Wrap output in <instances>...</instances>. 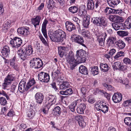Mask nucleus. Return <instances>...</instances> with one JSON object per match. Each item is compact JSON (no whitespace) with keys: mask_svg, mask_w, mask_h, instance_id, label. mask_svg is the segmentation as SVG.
Returning <instances> with one entry per match:
<instances>
[{"mask_svg":"<svg viewBox=\"0 0 131 131\" xmlns=\"http://www.w3.org/2000/svg\"><path fill=\"white\" fill-rule=\"evenodd\" d=\"M116 37H110L107 40V45L109 47H112L113 45H115V42H116Z\"/></svg>","mask_w":131,"mask_h":131,"instance_id":"6ab92c4d","label":"nucleus"},{"mask_svg":"<svg viewBox=\"0 0 131 131\" xmlns=\"http://www.w3.org/2000/svg\"><path fill=\"white\" fill-rule=\"evenodd\" d=\"M116 16V15H110L109 16L108 19L111 21L115 23Z\"/></svg>","mask_w":131,"mask_h":131,"instance_id":"774afa93","label":"nucleus"},{"mask_svg":"<svg viewBox=\"0 0 131 131\" xmlns=\"http://www.w3.org/2000/svg\"><path fill=\"white\" fill-rule=\"evenodd\" d=\"M79 31L83 33V35L85 37L88 38H89L90 36V34L89 32L88 31H86L84 29L82 30L81 31V30L80 28V29H79Z\"/></svg>","mask_w":131,"mask_h":131,"instance_id":"49530a36","label":"nucleus"},{"mask_svg":"<svg viewBox=\"0 0 131 131\" xmlns=\"http://www.w3.org/2000/svg\"><path fill=\"white\" fill-rule=\"evenodd\" d=\"M124 53L122 51H120L118 52L116 55L114 56V59H117L119 57L122 56H124Z\"/></svg>","mask_w":131,"mask_h":131,"instance_id":"864d4df0","label":"nucleus"},{"mask_svg":"<svg viewBox=\"0 0 131 131\" xmlns=\"http://www.w3.org/2000/svg\"><path fill=\"white\" fill-rule=\"evenodd\" d=\"M67 62L70 66L71 69H73L76 65L77 61L74 57V55L72 51L69 53L67 58Z\"/></svg>","mask_w":131,"mask_h":131,"instance_id":"f03ea898","label":"nucleus"},{"mask_svg":"<svg viewBox=\"0 0 131 131\" xmlns=\"http://www.w3.org/2000/svg\"><path fill=\"white\" fill-rule=\"evenodd\" d=\"M55 2L53 0H49L47 3V7L50 10L54 7Z\"/></svg>","mask_w":131,"mask_h":131,"instance_id":"72a5a7b5","label":"nucleus"},{"mask_svg":"<svg viewBox=\"0 0 131 131\" xmlns=\"http://www.w3.org/2000/svg\"><path fill=\"white\" fill-rule=\"evenodd\" d=\"M124 20V18L117 16L116 15L115 23L116 24H119L123 22Z\"/></svg>","mask_w":131,"mask_h":131,"instance_id":"a18cd8bd","label":"nucleus"},{"mask_svg":"<svg viewBox=\"0 0 131 131\" xmlns=\"http://www.w3.org/2000/svg\"><path fill=\"white\" fill-rule=\"evenodd\" d=\"M55 96L53 95H50L49 97V103L50 106H51L53 104H54L55 103L56 99L55 98Z\"/></svg>","mask_w":131,"mask_h":131,"instance_id":"ea45409f","label":"nucleus"},{"mask_svg":"<svg viewBox=\"0 0 131 131\" xmlns=\"http://www.w3.org/2000/svg\"><path fill=\"white\" fill-rule=\"evenodd\" d=\"M85 8V6L84 5H82L80 7L79 11L78 13L79 16H83L85 15V13L86 12Z\"/></svg>","mask_w":131,"mask_h":131,"instance_id":"cd10ccee","label":"nucleus"},{"mask_svg":"<svg viewBox=\"0 0 131 131\" xmlns=\"http://www.w3.org/2000/svg\"><path fill=\"white\" fill-rule=\"evenodd\" d=\"M77 58L76 59L77 62L78 64L84 62L86 60L85 56H79V57H77Z\"/></svg>","mask_w":131,"mask_h":131,"instance_id":"e433bc0d","label":"nucleus"},{"mask_svg":"<svg viewBox=\"0 0 131 131\" xmlns=\"http://www.w3.org/2000/svg\"><path fill=\"white\" fill-rule=\"evenodd\" d=\"M100 68L101 71L103 72L108 71L110 69V67L106 63H101L100 64Z\"/></svg>","mask_w":131,"mask_h":131,"instance_id":"bb28decb","label":"nucleus"},{"mask_svg":"<svg viewBox=\"0 0 131 131\" xmlns=\"http://www.w3.org/2000/svg\"><path fill=\"white\" fill-rule=\"evenodd\" d=\"M44 98L43 94L41 93L37 92L35 95L36 102L37 103L41 104L43 101Z\"/></svg>","mask_w":131,"mask_h":131,"instance_id":"ddd939ff","label":"nucleus"},{"mask_svg":"<svg viewBox=\"0 0 131 131\" xmlns=\"http://www.w3.org/2000/svg\"><path fill=\"white\" fill-rule=\"evenodd\" d=\"M38 64L37 65V69L40 68L42 67L43 65V64L41 59H40L38 58Z\"/></svg>","mask_w":131,"mask_h":131,"instance_id":"052dcab7","label":"nucleus"},{"mask_svg":"<svg viewBox=\"0 0 131 131\" xmlns=\"http://www.w3.org/2000/svg\"><path fill=\"white\" fill-rule=\"evenodd\" d=\"M79 70L80 72L82 74H88L87 68L81 65L80 67Z\"/></svg>","mask_w":131,"mask_h":131,"instance_id":"2f4dec72","label":"nucleus"},{"mask_svg":"<svg viewBox=\"0 0 131 131\" xmlns=\"http://www.w3.org/2000/svg\"><path fill=\"white\" fill-rule=\"evenodd\" d=\"M75 119L78 121L80 126L82 127H84L86 125V123L84 121V117L82 115H79L75 117Z\"/></svg>","mask_w":131,"mask_h":131,"instance_id":"9b49d317","label":"nucleus"},{"mask_svg":"<svg viewBox=\"0 0 131 131\" xmlns=\"http://www.w3.org/2000/svg\"><path fill=\"white\" fill-rule=\"evenodd\" d=\"M53 71L52 73V77L53 78L55 79L57 78V77L59 76L62 75V74L58 69H57L56 70L55 69Z\"/></svg>","mask_w":131,"mask_h":131,"instance_id":"c85d7f7f","label":"nucleus"},{"mask_svg":"<svg viewBox=\"0 0 131 131\" xmlns=\"http://www.w3.org/2000/svg\"><path fill=\"white\" fill-rule=\"evenodd\" d=\"M124 53L122 51H120L118 52L116 55L114 56V59H117L119 57L122 56H124Z\"/></svg>","mask_w":131,"mask_h":131,"instance_id":"5fc2aeb1","label":"nucleus"},{"mask_svg":"<svg viewBox=\"0 0 131 131\" xmlns=\"http://www.w3.org/2000/svg\"><path fill=\"white\" fill-rule=\"evenodd\" d=\"M18 53L19 56L23 60H25L28 57L27 54L25 52L23 48L19 50L18 51Z\"/></svg>","mask_w":131,"mask_h":131,"instance_id":"b1692460","label":"nucleus"},{"mask_svg":"<svg viewBox=\"0 0 131 131\" xmlns=\"http://www.w3.org/2000/svg\"><path fill=\"white\" fill-rule=\"evenodd\" d=\"M124 63L126 64L131 65V60L128 58H125L123 59Z\"/></svg>","mask_w":131,"mask_h":131,"instance_id":"680f3d73","label":"nucleus"},{"mask_svg":"<svg viewBox=\"0 0 131 131\" xmlns=\"http://www.w3.org/2000/svg\"><path fill=\"white\" fill-rule=\"evenodd\" d=\"M112 26L113 28L115 30H117L119 29H123L122 23L118 25L115 23H113L112 24Z\"/></svg>","mask_w":131,"mask_h":131,"instance_id":"4c0bfd02","label":"nucleus"},{"mask_svg":"<svg viewBox=\"0 0 131 131\" xmlns=\"http://www.w3.org/2000/svg\"><path fill=\"white\" fill-rule=\"evenodd\" d=\"M125 124L131 128V118L127 117L125 118L124 120Z\"/></svg>","mask_w":131,"mask_h":131,"instance_id":"3c124183","label":"nucleus"},{"mask_svg":"<svg viewBox=\"0 0 131 131\" xmlns=\"http://www.w3.org/2000/svg\"><path fill=\"white\" fill-rule=\"evenodd\" d=\"M123 29H124L126 27L127 28L130 29L131 28V16L128 17L126 19L125 23H123Z\"/></svg>","mask_w":131,"mask_h":131,"instance_id":"5701e85b","label":"nucleus"},{"mask_svg":"<svg viewBox=\"0 0 131 131\" xmlns=\"http://www.w3.org/2000/svg\"><path fill=\"white\" fill-rule=\"evenodd\" d=\"M68 49L67 47L60 46L58 48V53L60 57L62 58L64 55H66Z\"/></svg>","mask_w":131,"mask_h":131,"instance_id":"9d476101","label":"nucleus"},{"mask_svg":"<svg viewBox=\"0 0 131 131\" xmlns=\"http://www.w3.org/2000/svg\"><path fill=\"white\" fill-rule=\"evenodd\" d=\"M48 23V21L46 19H45L42 24L41 29V31L42 33H43L46 39L47 38L46 27Z\"/></svg>","mask_w":131,"mask_h":131,"instance_id":"aec40b11","label":"nucleus"},{"mask_svg":"<svg viewBox=\"0 0 131 131\" xmlns=\"http://www.w3.org/2000/svg\"><path fill=\"white\" fill-rule=\"evenodd\" d=\"M94 4L93 0H88L87 7L88 9L92 10L94 7Z\"/></svg>","mask_w":131,"mask_h":131,"instance_id":"473e14b6","label":"nucleus"},{"mask_svg":"<svg viewBox=\"0 0 131 131\" xmlns=\"http://www.w3.org/2000/svg\"><path fill=\"white\" fill-rule=\"evenodd\" d=\"M81 92L83 94L82 96L83 97V100H85L84 98L85 97V95L86 92H87V90L84 87H82L81 89Z\"/></svg>","mask_w":131,"mask_h":131,"instance_id":"bf43d9fd","label":"nucleus"},{"mask_svg":"<svg viewBox=\"0 0 131 131\" xmlns=\"http://www.w3.org/2000/svg\"><path fill=\"white\" fill-rule=\"evenodd\" d=\"M106 36V35L105 33L102 34L99 36H97V40L101 46H102L104 45V40Z\"/></svg>","mask_w":131,"mask_h":131,"instance_id":"a211bd4d","label":"nucleus"},{"mask_svg":"<svg viewBox=\"0 0 131 131\" xmlns=\"http://www.w3.org/2000/svg\"><path fill=\"white\" fill-rule=\"evenodd\" d=\"M41 18L40 16H37L35 18L31 19L32 24L36 28L37 26H39Z\"/></svg>","mask_w":131,"mask_h":131,"instance_id":"dca6fc26","label":"nucleus"},{"mask_svg":"<svg viewBox=\"0 0 131 131\" xmlns=\"http://www.w3.org/2000/svg\"><path fill=\"white\" fill-rule=\"evenodd\" d=\"M39 38L42 43L46 46H48V44L45 39L43 37L42 35L39 34Z\"/></svg>","mask_w":131,"mask_h":131,"instance_id":"13d9d810","label":"nucleus"},{"mask_svg":"<svg viewBox=\"0 0 131 131\" xmlns=\"http://www.w3.org/2000/svg\"><path fill=\"white\" fill-rule=\"evenodd\" d=\"M29 30V28L28 27H23L18 28L17 32L19 34L26 36L30 34Z\"/></svg>","mask_w":131,"mask_h":131,"instance_id":"6e6552de","label":"nucleus"},{"mask_svg":"<svg viewBox=\"0 0 131 131\" xmlns=\"http://www.w3.org/2000/svg\"><path fill=\"white\" fill-rule=\"evenodd\" d=\"M60 110L61 108L59 106L56 107L53 110L54 114L55 115H59L61 113Z\"/></svg>","mask_w":131,"mask_h":131,"instance_id":"8fccbe9b","label":"nucleus"},{"mask_svg":"<svg viewBox=\"0 0 131 131\" xmlns=\"http://www.w3.org/2000/svg\"><path fill=\"white\" fill-rule=\"evenodd\" d=\"M2 55L5 57H7L10 53V50L9 47L5 46L2 50L1 52Z\"/></svg>","mask_w":131,"mask_h":131,"instance_id":"393cba45","label":"nucleus"},{"mask_svg":"<svg viewBox=\"0 0 131 131\" xmlns=\"http://www.w3.org/2000/svg\"><path fill=\"white\" fill-rule=\"evenodd\" d=\"M91 73L94 75L98 74V68L97 66H93L91 68Z\"/></svg>","mask_w":131,"mask_h":131,"instance_id":"58836bf2","label":"nucleus"},{"mask_svg":"<svg viewBox=\"0 0 131 131\" xmlns=\"http://www.w3.org/2000/svg\"><path fill=\"white\" fill-rule=\"evenodd\" d=\"M123 12L122 10L121 9L120 10L114 9V14H118L119 15H122Z\"/></svg>","mask_w":131,"mask_h":131,"instance_id":"0e129e2a","label":"nucleus"},{"mask_svg":"<svg viewBox=\"0 0 131 131\" xmlns=\"http://www.w3.org/2000/svg\"><path fill=\"white\" fill-rule=\"evenodd\" d=\"M26 82L24 80H21L20 82L18 89L19 92L21 93H22L28 89L27 87V85H26Z\"/></svg>","mask_w":131,"mask_h":131,"instance_id":"1a4fd4ad","label":"nucleus"},{"mask_svg":"<svg viewBox=\"0 0 131 131\" xmlns=\"http://www.w3.org/2000/svg\"><path fill=\"white\" fill-rule=\"evenodd\" d=\"M117 34L119 36L124 37L127 36L128 35L129 33L127 31L120 30L117 31Z\"/></svg>","mask_w":131,"mask_h":131,"instance_id":"a19ab883","label":"nucleus"},{"mask_svg":"<svg viewBox=\"0 0 131 131\" xmlns=\"http://www.w3.org/2000/svg\"><path fill=\"white\" fill-rule=\"evenodd\" d=\"M78 10V7L76 6H73L70 7L69 9V12L73 14L77 13Z\"/></svg>","mask_w":131,"mask_h":131,"instance_id":"37998d69","label":"nucleus"},{"mask_svg":"<svg viewBox=\"0 0 131 131\" xmlns=\"http://www.w3.org/2000/svg\"><path fill=\"white\" fill-rule=\"evenodd\" d=\"M109 6L113 8L115 7L120 2L119 0H106Z\"/></svg>","mask_w":131,"mask_h":131,"instance_id":"4be33fe9","label":"nucleus"},{"mask_svg":"<svg viewBox=\"0 0 131 131\" xmlns=\"http://www.w3.org/2000/svg\"><path fill=\"white\" fill-rule=\"evenodd\" d=\"M122 96L120 93H115L113 95L112 99L114 103H119L121 102L122 99Z\"/></svg>","mask_w":131,"mask_h":131,"instance_id":"4468645a","label":"nucleus"},{"mask_svg":"<svg viewBox=\"0 0 131 131\" xmlns=\"http://www.w3.org/2000/svg\"><path fill=\"white\" fill-rule=\"evenodd\" d=\"M49 36L52 41H54L62 42L66 37L65 32L60 29H58L53 33L49 34Z\"/></svg>","mask_w":131,"mask_h":131,"instance_id":"f257e3e1","label":"nucleus"},{"mask_svg":"<svg viewBox=\"0 0 131 131\" xmlns=\"http://www.w3.org/2000/svg\"><path fill=\"white\" fill-rule=\"evenodd\" d=\"M15 113L13 109H11L8 112L7 114L8 116L12 117L15 115Z\"/></svg>","mask_w":131,"mask_h":131,"instance_id":"338daca9","label":"nucleus"},{"mask_svg":"<svg viewBox=\"0 0 131 131\" xmlns=\"http://www.w3.org/2000/svg\"><path fill=\"white\" fill-rule=\"evenodd\" d=\"M22 43L21 39L19 38L15 37L14 39L10 41V43L12 46L17 48L19 47Z\"/></svg>","mask_w":131,"mask_h":131,"instance_id":"423d86ee","label":"nucleus"},{"mask_svg":"<svg viewBox=\"0 0 131 131\" xmlns=\"http://www.w3.org/2000/svg\"><path fill=\"white\" fill-rule=\"evenodd\" d=\"M65 25L66 29L69 31H71L76 28L74 25L71 22L68 21L66 22Z\"/></svg>","mask_w":131,"mask_h":131,"instance_id":"2eb2a0df","label":"nucleus"},{"mask_svg":"<svg viewBox=\"0 0 131 131\" xmlns=\"http://www.w3.org/2000/svg\"><path fill=\"white\" fill-rule=\"evenodd\" d=\"M38 58H34L31 60L30 62L31 67L33 68L36 69L37 68L38 60Z\"/></svg>","mask_w":131,"mask_h":131,"instance_id":"a878e982","label":"nucleus"},{"mask_svg":"<svg viewBox=\"0 0 131 131\" xmlns=\"http://www.w3.org/2000/svg\"><path fill=\"white\" fill-rule=\"evenodd\" d=\"M123 105L125 107L131 106V100H128L124 102Z\"/></svg>","mask_w":131,"mask_h":131,"instance_id":"e2e57ef3","label":"nucleus"},{"mask_svg":"<svg viewBox=\"0 0 131 131\" xmlns=\"http://www.w3.org/2000/svg\"><path fill=\"white\" fill-rule=\"evenodd\" d=\"M85 51L83 49H80L77 51L76 57L85 56Z\"/></svg>","mask_w":131,"mask_h":131,"instance_id":"09e8293b","label":"nucleus"},{"mask_svg":"<svg viewBox=\"0 0 131 131\" xmlns=\"http://www.w3.org/2000/svg\"><path fill=\"white\" fill-rule=\"evenodd\" d=\"M115 45L121 49H123L125 46V43L121 40H117L116 42H115Z\"/></svg>","mask_w":131,"mask_h":131,"instance_id":"c756f323","label":"nucleus"},{"mask_svg":"<svg viewBox=\"0 0 131 131\" xmlns=\"http://www.w3.org/2000/svg\"><path fill=\"white\" fill-rule=\"evenodd\" d=\"M93 22L94 24L99 26H104L106 24L105 18L103 17H96L94 18Z\"/></svg>","mask_w":131,"mask_h":131,"instance_id":"20e7f679","label":"nucleus"},{"mask_svg":"<svg viewBox=\"0 0 131 131\" xmlns=\"http://www.w3.org/2000/svg\"><path fill=\"white\" fill-rule=\"evenodd\" d=\"M35 112L34 111L32 110L30 111L28 113L27 116L31 118H32L35 115Z\"/></svg>","mask_w":131,"mask_h":131,"instance_id":"69168bd1","label":"nucleus"},{"mask_svg":"<svg viewBox=\"0 0 131 131\" xmlns=\"http://www.w3.org/2000/svg\"><path fill=\"white\" fill-rule=\"evenodd\" d=\"M103 85L104 87L106 88L109 91H111L113 90V87L109 84L105 83H104L103 84Z\"/></svg>","mask_w":131,"mask_h":131,"instance_id":"4d7b16f0","label":"nucleus"},{"mask_svg":"<svg viewBox=\"0 0 131 131\" xmlns=\"http://www.w3.org/2000/svg\"><path fill=\"white\" fill-rule=\"evenodd\" d=\"M82 101L81 99H79L77 100L74 101L69 106V108L71 112H74L75 111V108L77 106V104L79 103Z\"/></svg>","mask_w":131,"mask_h":131,"instance_id":"f3484780","label":"nucleus"},{"mask_svg":"<svg viewBox=\"0 0 131 131\" xmlns=\"http://www.w3.org/2000/svg\"><path fill=\"white\" fill-rule=\"evenodd\" d=\"M11 21L10 20H7L3 24V27L5 29H7L10 26Z\"/></svg>","mask_w":131,"mask_h":131,"instance_id":"de8ad7c7","label":"nucleus"},{"mask_svg":"<svg viewBox=\"0 0 131 131\" xmlns=\"http://www.w3.org/2000/svg\"><path fill=\"white\" fill-rule=\"evenodd\" d=\"M35 83V80L33 78L29 80L27 84V87L29 89Z\"/></svg>","mask_w":131,"mask_h":131,"instance_id":"603ef678","label":"nucleus"},{"mask_svg":"<svg viewBox=\"0 0 131 131\" xmlns=\"http://www.w3.org/2000/svg\"><path fill=\"white\" fill-rule=\"evenodd\" d=\"M90 20L89 17L85 18H84L83 24L84 27L88 28Z\"/></svg>","mask_w":131,"mask_h":131,"instance_id":"c03bdc74","label":"nucleus"},{"mask_svg":"<svg viewBox=\"0 0 131 131\" xmlns=\"http://www.w3.org/2000/svg\"><path fill=\"white\" fill-rule=\"evenodd\" d=\"M86 105L84 104H80L78 106L76 109L77 113L81 114H83Z\"/></svg>","mask_w":131,"mask_h":131,"instance_id":"412c9836","label":"nucleus"},{"mask_svg":"<svg viewBox=\"0 0 131 131\" xmlns=\"http://www.w3.org/2000/svg\"><path fill=\"white\" fill-rule=\"evenodd\" d=\"M0 103L2 105H5L7 104V102L6 99L3 97H0Z\"/></svg>","mask_w":131,"mask_h":131,"instance_id":"6e6d98bb","label":"nucleus"},{"mask_svg":"<svg viewBox=\"0 0 131 131\" xmlns=\"http://www.w3.org/2000/svg\"><path fill=\"white\" fill-rule=\"evenodd\" d=\"M38 79L42 82H48L49 80L50 77L48 73L41 72L38 74Z\"/></svg>","mask_w":131,"mask_h":131,"instance_id":"39448f33","label":"nucleus"},{"mask_svg":"<svg viewBox=\"0 0 131 131\" xmlns=\"http://www.w3.org/2000/svg\"><path fill=\"white\" fill-rule=\"evenodd\" d=\"M14 79L13 75L8 74L5 78L4 80L10 84L11 82L13 81Z\"/></svg>","mask_w":131,"mask_h":131,"instance_id":"c9c22d12","label":"nucleus"},{"mask_svg":"<svg viewBox=\"0 0 131 131\" xmlns=\"http://www.w3.org/2000/svg\"><path fill=\"white\" fill-rule=\"evenodd\" d=\"M104 12L107 14H114V9L109 7H107L105 8L104 10Z\"/></svg>","mask_w":131,"mask_h":131,"instance_id":"79ce46f5","label":"nucleus"},{"mask_svg":"<svg viewBox=\"0 0 131 131\" xmlns=\"http://www.w3.org/2000/svg\"><path fill=\"white\" fill-rule=\"evenodd\" d=\"M95 107L97 110H101L104 113H106L108 111V106L103 101H101L99 103L96 104Z\"/></svg>","mask_w":131,"mask_h":131,"instance_id":"7ed1b4c3","label":"nucleus"},{"mask_svg":"<svg viewBox=\"0 0 131 131\" xmlns=\"http://www.w3.org/2000/svg\"><path fill=\"white\" fill-rule=\"evenodd\" d=\"M113 69L119 70H125L127 67L122 64L119 62H116L114 63L112 66Z\"/></svg>","mask_w":131,"mask_h":131,"instance_id":"f8f14e48","label":"nucleus"},{"mask_svg":"<svg viewBox=\"0 0 131 131\" xmlns=\"http://www.w3.org/2000/svg\"><path fill=\"white\" fill-rule=\"evenodd\" d=\"M70 87V85L69 83L65 81L63 82L62 84L60 85V88L61 90H64Z\"/></svg>","mask_w":131,"mask_h":131,"instance_id":"f704fd0d","label":"nucleus"},{"mask_svg":"<svg viewBox=\"0 0 131 131\" xmlns=\"http://www.w3.org/2000/svg\"><path fill=\"white\" fill-rule=\"evenodd\" d=\"M71 38L74 40L75 42L80 44L84 47H85V45L83 43L84 40L82 37L79 35H73L71 36Z\"/></svg>","mask_w":131,"mask_h":131,"instance_id":"0eeeda50","label":"nucleus"},{"mask_svg":"<svg viewBox=\"0 0 131 131\" xmlns=\"http://www.w3.org/2000/svg\"><path fill=\"white\" fill-rule=\"evenodd\" d=\"M23 49L28 56L31 54L33 52L32 48L30 46H29L26 48Z\"/></svg>","mask_w":131,"mask_h":131,"instance_id":"7c9ffc66","label":"nucleus"}]
</instances>
